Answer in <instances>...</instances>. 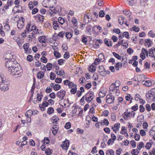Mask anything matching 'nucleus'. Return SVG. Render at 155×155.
I'll use <instances>...</instances> for the list:
<instances>
[{"mask_svg":"<svg viewBox=\"0 0 155 155\" xmlns=\"http://www.w3.org/2000/svg\"><path fill=\"white\" fill-rule=\"evenodd\" d=\"M17 25L18 29H21L23 27L24 24V23H22L20 21L18 22Z\"/></svg>","mask_w":155,"mask_h":155,"instance_id":"aec40b11","label":"nucleus"},{"mask_svg":"<svg viewBox=\"0 0 155 155\" xmlns=\"http://www.w3.org/2000/svg\"><path fill=\"white\" fill-rule=\"evenodd\" d=\"M54 110L53 108L50 107H49L47 111V113L49 114H51L53 113Z\"/></svg>","mask_w":155,"mask_h":155,"instance_id":"393cba45","label":"nucleus"},{"mask_svg":"<svg viewBox=\"0 0 155 155\" xmlns=\"http://www.w3.org/2000/svg\"><path fill=\"white\" fill-rule=\"evenodd\" d=\"M151 144L150 143L147 142L146 143V145H145V147L147 149H149L150 148V147H151Z\"/></svg>","mask_w":155,"mask_h":155,"instance_id":"69168bd1","label":"nucleus"},{"mask_svg":"<svg viewBox=\"0 0 155 155\" xmlns=\"http://www.w3.org/2000/svg\"><path fill=\"white\" fill-rule=\"evenodd\" d=\"M62 79L61 78H57L55 80V82L57 83H60L61 82Z\"/></svg>","mask_w":155,"mask_h":155,"instance_id":"052dcab7","label":"nucleus"},{"mask_svg":"<svg viewBox=\"0 0 155 155\" xmlns=\"http://www.w3.org/2000/svg\"><path fill=\"white\" fill-rule=\"evenodd\" d=\"M91 19H90L89 15L85 14L84 16V22L85 24H88L90 22Z\"/></svg>","mask_w":155,"mask_h":155,"instance_id":"1a4fd4ad","label":"nucleus"},{"mask_svg":"<svg viewBox=\"0 0 155 155\" xmlns=\"http://www.w3.org/2000/svg\"><path fill=\"white\" fill-rule=\"evenodd\" d=\"M120 82L118 80H116L115 83H114V86L116 87V88H118L120 86Z\"/></svg>","mask_w":155,"mask_h":155,"instance_id":"c756f323","label":"nucleus"},{"mask_svg":"<svg viewBox=\"0 0 155 155\" xmlns=\"http://www.w3.org/2000/svg\"><path fill=\"white\" fill-rule=\"evenodd\" d=\"M125 19V18L123 16H120L118 19L119 24L122 25L124 23Z\"/></svg>","mask_w":155,"mask_h":155,"instance_id":"dca6fc26","label":"nucleus"},{"mask_svg":"<svg viewBox=\"0 0 155 155\" xmlns=\"http://www.w3.org/2000/svg\"><path fill=\"white\" fill-rule=\"evenodd\" d=\"M58 127L57 125H54L53 126L52 130V131L53 134L54 135H55L58 132Z\"/></svg>","mask_w":155,"mask_h":155,"instance_id":"9d476101","label":"nucleus"},{"mask_svg":"<svg viewBox=\"0 0 155 155\" xmlns=\"http://www.w3.org/2000/svg\"><path fill=\"white\" fill-rule=\"evenodd\" d=\"M46 68H47V70L48 71H49L51 70V69L52 66V64L50 63H48L46 66Z\"/></svg>","mask_w":155,"mask_h":155,"instance_id":"2f4dec72","label":"nucleus"},{"mask_svg":"<svg viewBox=\"0 0 155 155\" xmlns=\"http://www.w3.org/2000/svg\"><path fill=\"white\" fill-rule=\"evenodd\" d=\"M8 71L12 74L17 76L16 77H20L22 75V72L21 68L20 66L19 67L16 66L14 68L9 69Z\"/></svg>","mask_w":155,"mask_h":155,"instance_id":"f257e3e1","label":"nucleus"},{"mask_svg":"<svg viewBox=\"0 0 155 155\" xmlns=\"http://www.w3.org/2000/svg\"><path fill=\"white\" fill-rule=\"evenodd\" d=\"M27 59L28 61L31 62L33 60V57L31 55H29L27 56Z\"/></svg>","mask_w":155,"mask_h":155,"instance_id":"09e8293b","label":"nucleus"},{"mask_svg":"<svg viewBox=\"0 0 155 155\" xmlns=\"http://www.w3.org/2000/svg\"><path fill=\"white\" fill-rule=\"evenodd\" d=\"M148 0H140V4L142 6H145L146 3L147 2Z\"/></svg>","mask_w":155,"mask_h":155,"instance_id":"603ef678","label":"nucleus"},{"mask_svg":"<svg viewBox=\"0 0 155 155\" xmlns=\"http://www.w3.org/2000/svg\"><path fill=\"white\" fill-rule=\"evenodd\" d=\"M2 81L0 83V89L2 91H6L8 90L9 89L8 83L7 81L4 80L3 78H2Z\"/></svg>","mask_w":155,"mask_h":155,"instance_id":"f03ea898","label":"nucleus"},{"mask_svg":"<svg viewBox=\"0 0 155 155\" xmlns=\"http://www.w3.org/2000/svg\"><path fill=\"white\" fill-rule=\"evenodd\" d=\"M116 89V87L114 86V83L112 84L111 85L110 87L109 91L113 92Z\"/></svg>","mask_w":155,"mask_h":155,"instance_id":"4be33fe9","label":"nucleus"},{"mask_svg":"<svg viewBox=\"0 0 155 155\" xmlns=\"http://www.w3.org/2000/svg\"><path fill=\"white\" fill-rule=\"evenodd\" d=\"M77 20L76 18H74L72 20L71 22L72 24H73L74 25V26H76L77 25H76L77 24Z\"/></svg>","mask_w":155,"mask_h":155,"instance_id":"bf43d9fd","label":"nucleus"},{"mask_svg":"<svg viewBox=\"0 0 155 155\" xmlns=\"http://www.w3.org/2000/svg\"><path fill=\"white\" fill-rule=\"evenodd\" d=\"M63 149L65 150L67 149L69 145V141L68 140H65L63 143Z\"/></svg>","mask_w":155,"mask_h":155,"instance_id":"6e6552de","label":"nucleus"},{"mask_svg":"<svg viewBox=\"0 0 155 155\" xmlns=\"http://www.w3.org/2000/svg\"><path fill=\"white\" fill-rule=\"evenodd\" d=\"M53 120L57 123V122L59 120V118L56 115H54L52 117Z\"/></svg>","mask_w":155,"mask_h":155,"instance_id":"864d4df0","label":"nucleus"},{"mask_svg":"<svg viewBox=\"0 0 155 155\" xmlns=\"http://www.w3.org/2000/svg\"><path fill=\"white\" fill-rule=\"evenodd\" d=\"M61 86L58 84H56L54 87V89L55 91H58L61 89Z\"/></svg>","mask_w":155,"mask_h":155,"instance_id":"e433bc0d","label":"nucleus"},{"mask_svg":"<svg viewBox=\"0 0 155 155\" xmlns=\"http://www.w3.org/2000/svg\"><path fill=\"white\" fill-rule=\"evenodd\" d=\"M105 15V14L104 13V12L103 10H101L99 13V17H104V15Z\"/></svg>","mask_w":155,"mask_h":155,"instance_id":"8fccbe9b","label":"nucleus"},{"mask_svg":"<svg viewBox=\"0 0 155 155\" xmlns=\"http://www.w3.org/2000/svg\"><path fill=\"white\" fill-rule=\"evenodd\" d=\"M41 61L44 63H46L47 62L48 59L45 57H42L41 58Z\"/></svg>","mask_w":155,"mask_h":155,"instance_id":"c9c22d12","label":"nucleus"},{"mask_svg":"<svg viewBox=\"0 0 155 155\" xmlns=\"http://www.w3.org/2000/svg\"><path fill=\"white\" fill-rule=\"evenodd\" d=\"M139 153V152L137 149H134L131 152V153L132 155H137Z\"/></svg>","mask_w":155,"mask_h":155,"instance_id":"412c9836","label":"nucleus"},{"mask_svg":"<svg viewBox=\"0 0 155 155\" xmlns=\"http://www.w3.org/2000/svg\"><path fill=\"white\" fill-rule=\"evenodd\" d=\"M70 57V54L68 52H66L64 55V57L65 59H68Z\"/></svg>","mask_w":155,"mask_h":155,"instance_id":"37998d69","label":"nucleus"},{"mask_svg":"<svg viewBox=\"0 0 155 155\" xmlns=\"http://www.w3.org/2000/svg\"><path fill=\"white\" fill-rule=\"evenodd\" d=\"M98 72L100 73V74L102 76L104 77L106 75V73H105L106 70L105 71H100L98 70Z\"/></svg>","mask_w":155,"mask_h":155,"instance_id":"79ce46f5","label":"nucleus"},{"mask_svg":"<svg viewBox=\"0 0 155 155\" xmlns=\"http://www.w3.org/2000/svg\"><path fill=\"white\" fill-rule=\"evenodd\" d=\"M104 124L106 126H107L109 124V122L107 119H104L103 121Z\"/></svg>","mask_w":155,"mask_h":155,"instance_id":"338daca9","label":"nucleus"},{"mask_svg":"<svg viewBox=\"0 0 155 155\" xmlns=\"http://www.w3.org/2000/svg\"><path fill=\"white\" fill-rule=\"evenodd\" d=\"M88 69L89 70V71L94 73L96 70V66L93 65V64H92L88 68Z\"/></svg>","mask_w":155,"mask_h":155,"instance_id":"f8f14e48","label":"nucleus"},{"mask_svg":"<svg viewBox=\"0 0 155 155\" xmlns=\"http://www.w3.org/2000/svg\"><path fill=\"white\" fill-rule=\"evenodd\" d=\"M129 2V4L130 5L133 6L135 4L136 2V0H127Z\"/></svg>","mask_w":155,"mask_h":155,"instance_id":"bb28decb","label":"nucleus"},{"mask_svg":"<svg viewBox=\"0 0 155 155\" xmlns=\"http://www.w3.org/2000/svg\"><path fill=\"white\" fill-rule=\"evenodd\" d=\"M65 60L64 59H61L58 60V63L60 65H61L64 63V62L65 61Z\"/></svg>","mask_w":155,"mask_h":155,"instance_id":"5fc2aeb1","label":"nucleus"},{"mask_svg":"<svg viewBox=\"0 0 155 155\" xmlns=\"http://www.w3.org/2000/svg\"><path fill=\"white\" fill-rule=\"evenodd\" d=\"M44 76V72L40 71L37 73V77L38 78L41 79Z\"/></svg>","mask_w":155,"mask_h":155,"instance_id":"ddd939ff","label":"nucleus"},{"mask_svg":"<svg viewBox=\"0 0 155 155\" xmlns=\"http://www.w3.org/2000/svg\"><path fill=\"white\" fill-rule=\"evenodd\" d=\"M104 42L105 44L108 47L112 46V41H109L107 39L105 38L104 39Z\"/></svg>","mask_w":155,"mask_h":155,"instance_id":"a211bd4d","label":"nucleus"},{"mask_svg":"<svg viewBox=\"0 0 155 155\" xmlns=\"http://www.w3.org/2000/svg\"><path fill=\"white\" fill-rule=\"evenodd\" d=\"M122 67V64L121 63H117L116 65L115 68L117 70H119V68Z\"/></svg>","mask_w":155,"mask_h":155,"instance_id":"72a5a7b5","label":"nucleus"},{"mask_svg":"<svg viewBox=\"0 0 155 155\" xmlns=\"http://www.w3.org/2000/svg\"><path fill=\"white\" fill-rule=\"evenodd\" d=\"M131 109L134 111H136L138 109V105L137 104H136L131 108Z\"/></svg>","mask_w":155,"mask_h":155,"instance_id":"4d7b16f0","label":"nucleus"},{"mask_svg":"<svg viewBox=\"0 0 155 155\" xmlns=\"http://www.w3.org/2000/svg\"><path fill=\"white\" fill-rule=\"evenodd\" d=\"M124 36H125V37L127 39L130 38L129 35V33L127 31L124 32L123 33Z\"/></svg>","mask_w":155,"mask_h":155,"instance_id":"c03bdc74","label":"nucleus"},{"mask_svg":"<svg viewBox=\"0 0 155 155\" xmlns=\"http://www.w3.org/2000/svg\"><path fill=\"white\" fill-rule=\"evenodd\" d=\"M132 29L134 31L137 32L139 31L140 30V28L139 27H137L135 25L133 26L132 27Z\"/></svg>","mask_w":155,"mask_h":155,"instance_id":"e2e57ef3","label":"nucleus"},{"mask_svg":"<svg viewBox=\"0 0 155 155\" xmlns=\"http://www.w3.org/2000/svg\"><path fill=\"white\" fill-rule=\"evenodd\" d=\"M15 7L18 8V9L16 11L17 12L22 13L25 10L24 8H23V7L21 5H19L17 6H16Z\"/></svg>","mask_w":155,"mask_h":155,"instance_id":"f3484780","label":"nucleus"},{"mask_svg":"<svg viewBox=\"0 0 155 155\" xmlns=\"http://www.w3.org/2000/svg\"><path fill=\"white\" fill-rule=\"evenodd\" d=\"M54 55L56 58H59L61 56V54L58 52H57L56 51H55L54 52Z\"/></svg>","mask_w":155,"mask_h":155,"instance_id":"cd10ccee","label":"nucleus"},{"mask_svg":"<svg viewBox=\"0 0 155 155\" xmlns=\"http://www.w3.org/2000/svg\"><path fill=\"white\" fill-rule=\"evenodd\" d=\"M142 53L143 54H144L145 55H146L147 57H148V52L147 50L144 48H142L141 51Z\"/></svg>","mask_w":155,"mask_h":155,"instance_id":"c85d7f7f","label":"nucleus"},{"mask_svg":"<svg viewBox=\"0 0 155 155\" xmlns=\"http://www.w3.org/2000/svg\"><path fill=\"white\" fill-rule=\"evenodd\" d=\"M17 64V61H16L15 60L12 61V59H10L9 61L6 63V66L9 70V69L14 68Z\"/></svg>","mask_w":155,"mask_h":155,"instance_id":"20e7f679","label":"nucleus"},{"mask_svg":"<svg viewBox=\"0 0 155 155\" xmlns=\"http://www.w3.org/2000/svg\"><path fill=\"white\" fill-rule=\"evenodd\" d=\"M124 41L123 40H121L120 42H118V43L114 46V48H117V47L120 46V45H122L123 44V42Z\"/></svg>","mask_w":155,"mask_h":155,"instance_id":"473e14b6","label":"nucleus"},{"mask_svg":"<svg viewBox=\"0 0 155 155\" xmlns=\"http://www.w3.org/2000/svg\"><path fill=\"white\" fill-rule=\"evenodd\" d=\"M146 100L148 102L155 101V94L154 92H149L146 94Z\"/></svg>","mask_w":155,"mask_h":155,"instance_id":"7ed1b4c3","label":"nucleus"},{"mask_svg":"<svg viewBox=\"0 0 155 155\" xmlns=\"http://www.w3.org/2000/svg\"><path fill=\"white\" fill-rule=\"evenodd\" d=\"M30 24H28L26 26V30H27L26 32L28 33H29L30 32Z\"/></svg>","mask_w":155,"mask_h":155,"instance_id":"0e129e2a","label":"nucleus"},{"mask_svg":"<svg viewBox=\"0 0 155 155\" xmlns=\"http://www.w3.org/2000/svg\"><path fill=\"white\" fill-rule=\"evenodd\" d=\"M135 140L137 141H138L140 138V136L139 134H135L134 135Z\"/></svg>","mask_w":155,"mask_h":155,"instance_id":"a18cd8bd","label":"nucleus"},{"mask_svg":"<svg viewBox=\"0 0 155 155\" xmlns=\"http://www.w3.org/2000/svg\"><path fill=\"white\" fill-rule=\"evenodd\" d=\"M58 21L59 23L61 25H63L64 23V19L62 17H59L58 19Z\"/></svg>","mask_w":155,"mask_h":155,"instance_id":"b1692460","label":"nucleus"},{"mask_svg":"<svg viewBox=\"0 0 155 155\" xmlns=\"http://www.w3.org/2000/svg\"><path fill=\"white\" fill-rule=\"evenodd\" d=\"M148 35L152 37H155V34L153 33L152 30H150L148 32Z\"/></svg>","mask_w":155,"mask_h":155,"instance_id":"3c124183","label":"nucleus"},{"mask_svg":"<svg viewBox=\"0 0 155 155\" xmlns=\"http://www.w3.org/2000/svg\"><path fill=\"white\" fill-rule=\"evenodd\" d=\"M144 146V143L142 142H140L137 146V148L140 150V149Z\"/></svg>","mask_w":155,"mask_h":155,"instance_id":"a19ab883","label":"nucleus"},{"mask_svg":"<svg viewBox=\"0 0 155 155\" xmlns=\"http://www.w3.org/2000/svg\"><path fill=\"white\" fill-rule=\"evenodd\" d=\"M71 126V124L70 122H68L66 123L64 126L65 128L67 129H69L70 128Z\"/></svg>","mask_w":155,"mask_h":155,"instance_id":"4c0bfd02","label":"nucleus"},{"mask_svg":"<svg viewBox=\"0 0 155 155\" xmlns=\"http://www.w3.org/2000/svg\"><path fill=\"white\" fill-rule=\"evenodd\" d=\"M52 150L50 149L49 148H48L45 151V153L47 155H50L52 153Z\"/></svg>","mask_w":155,"mask_h":155,"instance_id":"5701e85b","label":"nucleus"},{"mask_svg":"<svg viewBox=\"0 0 155 155\" xmlns=\"http://www.w3.org/2000/svg\"><path fill=\"white\" fill-rule=\"evenodd\" d=\"M130 144L133 148H135L136 147V142L134 140H132L130 141Z\"/></svg>","mask_w":155,"mask_h":155,"instance_id":"6e6d98bb","label":"nucleus"},{"mask_svg":"<svg viewBox=\"0 0 155 155\" xmlns=\"http://www.w3.org/2000/svg\"><path fill=\"white\" fill-rule=\"evenodd\" d=\"M126 100L127 101H130L133 99V98L131 97L130 95L128 94L125 97Z\"/></svg>","mask_w":155,"mask_h":155,"instance_id":"de8ad7c7","label":"nucleus"},{"mask_svg":"<svg viewBox=\"0 0 155 155\" xmlns=\"http://www.w3.org/2000/svg\"><path fill=\"white\" fill-rule=\"evenodd\" d=\"M65 35H66V37L67 38H68V39L71 38L72 37V34L71 33L69 32H66Z\"/></svg>","mask_w":155,"mask_h":155,"instance_id":"f704fd0d","label":"nucleus"},{"mask_svg":"<svg viewBox=\"0 0 155 155\" xmlns=\"http://www.w3.org/2000/svg\"><path fill=\"white\" fill-rule=\"evenodd\" d=\"M77 85L74 84L73 82L69 81L68 84V87L70 88H72V87H77Z\"/></svg>","mask_w":155,"mask_h":155,"instance_id":"7c9ffc66","label":"nucleus"},{"mask_svg":"<svg viewBox=\"0 0 155 155\" xmlns=\"http://www.w3.org/2000/svg\"><path fill=\"white\" fill-rule=\"evenodd\" d=\"M46 37L45 36H40L39 38V41L41 43H45L46 41Z\"/></svg>","mask_w":155,"mask_h":155,"instance_id":"4468645a","label":"nucleus"},{"mask_svg":"<svg viewBox=\"0 0 155 155\" xmlns=\"http://www.w3.org/2000/svg\"><path fill=\"white\" fill-rule=\"evenodd\" d=\"M66 94V92L63 90H61L59 91L56 94L57 96L59 98L63 99Z\"/></svg>","mask_w":155,"mask_h":155,"instance_id":"423d86ee","label":"nucleus"},{"mask_svg":"<svg viewBox=\"0 0 155 155\" xmlns=\"http://www.w3.org/2000/svg\"><path fill=\"white\" fill-rule=\"evenodd\" d=\"M112 54L114 56L118 59L120 60L121 59V57L119 55L116 53L115 52H113Z\"/></svg>","mask_w":155,"mask_h":155,"instance_id":"58836bf2","label":"nucleus"},{"mask_svg":"<svg viewBox=\"0 0 155 155\" xmlns=\"http://www.w3.org/2000/svg\"><path fill=\"white\" fill-rule=\"evenodd\" d=\"M152 82L150 81H143L142 82V83L143 85H145L146 87H150L152 86Z\"/></svg>","mask_w":155,"mask_h":155,"instance_id":"9b49d317","label":"nucleus"},{"mask_svg":"<svg viewBox=\"0 0 155 155\" xmlns=\"http://www.w3.org/2000/svg\"><path fill=\"white\" fill-rule=\"evenodd\" d=\"M29 44L28 43H26L23 45V48L27 53H28L27 51H28V49L29 48Z\"/></svg>","mask_w":155,"mask_h":155,"instance_id":"6ab92c4d","label":"nucleus"},{"mask_svg":"<svg viewBox=\"0 0 155 155\" xmlns=\"http://www.w3.org/2000/svg\"><path fill=\"white\" fill-rule=\"evenodd\" d=\"M127 52L130 54H131L134 52V51L131 48H129L127 50Z\"/></svg>","mask_w":155,"mask_h":155,"instance_id":"774afa93","label":"nucleus"},{"mask_svg":"<svg viewBox=\"0 0 155 155\" xmlns=\"http://www.w3.org/2000/svg\"><path fill=\"white\" fill-rule=\"evenodd\" d=\"M140 111L141 112H143L145 110V108L143 106V105H141L140 106Z\"/></svg>","mask_w":155,"mask_h":155,"instance_id":"680f3d73","label":"nucleus"},{"mask_svg":"<svg viewBox=\"0 0 155 155\" xmlns=\"http://www.w3.org/2000/svg\"><path fill=\"white\" fill-rule=\"evenodd\" d=\"M56 77L55 74L53 72H51L50 73V78L51 80H54Z\"/></svg>","mask_w":155,"mask_h":155,"instance_id":"ea45409f","label":"nucleus"},{"mask_svg":"<svg viewBox=\"0 0 155 155\" xmlns=\"http://www.w3.org/2000/svg\"><path fill=\"white\" fill-rule=\"evenodd\" d=\"M77 87H75L73 88H72L71 90V93L72 94H74L77 91Z\"/></svg>","mask_w":155,"mask_h":155,"instance_id":"49530a36","label":"nucleus"},{"mask_svg":"<svg viewBox=\"0 0 155 155\" xmlns=\"http://www.w3.org/2000/svg\"><path fill=\"white\" fill-rule=\"evenodd\" d=\"M98 58L99 59V61H104V56L103 54H100L98 55Z\"/></svg>","mask_w":155,"mask_h":155,"instance_id":"a878e982","label":"nucleus"},{"mask_svg":"<svg viewBox=\"0 0 155 155\" xmlns=\"http://www.w3.org/2000/svg\"><path fill=\"white\" fill-rule=\"evenodd\" d=\"M104 130L106 133L108 134L110 133V129L109 127H106L104 128Z\"/></svg>","mask_w":155,"mask_h":155,"instance_id":"13d9d810","label":"nucleus"},{"mask_svg":"<svg viewBox=\"0 0 155 155\" xmlns=\"http://www.w3.org/2000/svg\"><path fill=\"white\" fill-rule=\"evenodd\" d=\"M114 97L110 95H108L106 97V102L108 104L114 103Z\"/></svg>","mask_w":155,"mask_h":155,"instance_id":"0eeeda50","label":"nucleus"},{"mask_svg":"<svg viewBox=\"0 0 155 155\" xmlns=\"http://www.w3.org/2000/svg\"><path fill=\"white\" fill-rule=\"evenodd\" d=\"M53 27L54 30H56L59 29L60 27L57 21H54L53 24Z\"/></svg>","mask_w":155,"mask_h":155,"instance_id":"2eb2a0df","label":"nucleus"},{"mask_svg":"<svg viewBox=\"0 0 155 155\" xmlns=\"http://www.w3.org/2000/svg\"><path fill=\"white\" fill-rule=\"evenodd\" d=\"M94 97V93L91 91H89L85 95V100L89 103L93 100Z\"/></svg>","mask_w":155,"mask_h":155,"instance_id":"39448f33","label":"nucleus"}]
</instances>
